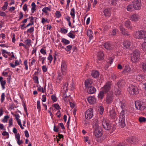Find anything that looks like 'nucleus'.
Masks as SVG:
<instances>
[{
  "instance_id": "f257e3e1",
  "label": "nucleus",
  "mask_w": 146,
  "mask_h": 146,
  "mask_svg": "<svg viewBox=\"0 0 146 146\" xmlns=\"http://www.w3.org/2000/svg\"><path fill=\"white\" fill-rule=\"evenodd\" d=\"M114 103L115 105L117 107H120L122 110L119 116V120L120 126L121 127H123L126 125L125 122V112L126 110V109L125 108V102L124 101H120L118 98H117L115 100Z\"/></svg>"
},
{
  "instance_id": "f03ea898",
  "label": "nucleus",
  "mask_w": 146,
  "mask_h": 146,
  "mask_svg": "<svg viewBox=\"0 0 146 146\" xmlns=\"http://www.w3.org/2000/svg\"><path fill=\"white\" fill-rule=\"evenodd\" d=\"M140 54V52L138 50H134L131 56V59L133 62H136L139 60Z\"/></svg>"
},
{
  "instance_id": "7ed1b4c3",
  "label": "nucleus",
  "mask_w": 146,
  "mask_h": 146,
  "mask_svg": "<svg viewBox=\"0 0 146 146\" xmlns=\"http://www.w3.org/2000/svg\"><path fill=\"white\" fill-rule=\"evenodd\" d=\"M93 127L94 129V134L95 136L97 138L101 137L102 135L103 131L99 125L97 123H96L93 125Z\"/></svg>"
},
{
  "instance_id": "20e7f679",
  "label": "nucleus",
  "mask_w": 146,
  "mask_h": 146,
  "mask_svg": "<svg viewBox=\"0 0 146 146\" xmlns=\"http://www.w3.org/2000/svg\"><path fill=\"white\" fill-rule=\"evenodd\" d=\"M127 90L130 94L132 95H136L139 93L137 87L133 85H131L128 88Z\"/></svg>"
},
{
  "instance_id": "39448f33",
  "label": "nucleus",
  "mask_w": 146,
  "mask_h": 146,
  "mask_svg": "<svg viewBox=\"0 0 146 146\" xmlns=\"http://www.w3.org/2000/svg\"><path fill=\"white\" fill-rule=\"evenodd\" d=\"M132 2L134 9L139 10L141 9V0H133Z\"/></svg>"
},
{
  "instance_id": "423d86ee",
  "label": "nucleus",
  "mask_w": 146,
  "mask_h": 146,
  "mask_svg": "<svg viewBox=\"0 0 146 146\" xmlns=\"http://www.w3.org/2000/svg\"><path fill=\"white\" fill-rule=\"evenodd\" d=\"M135 36L137 38H144L146 36V31L144 30L138 31L136 32Z\"/></svg>"
},
{
  "instance_id": "0eeeda50",
  "label": "nucleus",
  "mask_w": 146,
  "mask_h": 146,
  "mask_svg": "<svg viewBox=\"0 0 146 146\" xmlns=\"http://www.w3.org/2000/svg\"><path fill=\"white\" fill-rule=\"evenodd\" d=\"M102 126L105 129L107 130L110 129L111 127V125L109 123L105 118H103L102 120Z\"/></svg>"
},
{
  "instance_id": "6e6552de",
  "label": "nucleus",
  "mask_w": 146,
  "mask_h": 146,
  "mask_svg": "<svg viewBox=\"0 0 146 146\" xmlns=\"http://www.w3.org/2000/svg\"><path fill=\"white\" fill-rule=\"evenodd\" d=\"M112 84V82L110 81H108L105 84L103 88V90L105 93H106L110 91L111 88Z\"/></svg>"
},
{
  "instance_id": "1a4fd4ad",
  "label": "nucleus",
  "mask_w": 146,
  "mask_h": 146,
  "mask_svg": "<svg viewBox=\"0 0 146 146\" xmlns=\"http://www.w3.org/2000/svg\"><path fill=\"white\" fill-rule=\"evenodd\" d=\"M93 115V109L90 108L86 111L85 113V117L86 119H89L91 118Z\"/></svg>"
},
{
  "instance_id": "9d476101",
  "label": "nucleus",
  "mask_w": 146,
  "mask_h": 146,
  "mask_svg": "<svg viewBox=\"0 0 146 146\" xmlns=\"http://www.w3.org/2000/svg\"><path fill=\"white\" fill-rule=\"evenodd\" d=\"M114 99L113 94L108 93L106 98V102L108 104H110L112 103Z\"/></svg>"
},
{
  "instance_id": "9b49d317",
  "label": "nucleus",
  "mask_w": 146,
  "mask_h": 146,
  "mask_svg": "<svg viewBox=\"0 0 146 146\" xmlns=\"http://www.w3.org/2000/svg\"><path fill=\"white\" fill-rule=\"evenodd\" d=\"M136 108L137 110L142 111L145 109V106L142 103L140 102H136L135 103Z\"/></svg>"
},
{
  "instance_id": "f8f14e48",
  "label": "nucleus",
  "mask_w": 146,
  "mask_h": 146,
  "mask_svg": "<svg viewBox=\"0 0 146 146\" xmlns=\"http://www.w3.org/2000/svg\"><path fill=\"white\" fill-rule=\"evenodd\" d=\"M66 70L67 66L66 63L64 61H62L61 64V70L62 75L66 74Z\"/></svg>"
},
{
  "instance_id": "ddd939ff",
  "label": "nucleus",
  "mask_w": 146,
  "mask_h": 146,
  "mask_svg": "<svg viewBox=\"0 0 146 146\" xmlns=\"http://www.w3.org/2000/svg\"><path fill=\"white\" fill-rule=\"evenodd\" d=\"M124 47L126 49H131L132 46V43L131 42L128 40H126L124 41L123 43Z\"/></svg>"
},
{
  "instance_id": "4468645a",
  "label": "nucleus",
  "mask_w": 146,
  "mask_h": 146,
  "mask_svg": "<svg viewBox=\"0 0 146 146\" xmlns=\"http://www.w3.org/2000/svg\"><path fill=\"white\" fill-rule=\"evenodd\" d=\"M104 46L106 49L108 50H112L114 47L113 44L109 42L105 43L104 44Z\"/></svg>"
},
{
  "instance_id": "2eb2a0df",
  "label": "nucleus",
  "mask_w": 146,
  "mask_h": 146,
  "mask_svg": "<svg viewBox=\"0 0 146 146\" xmlns=\"http://www.w3.org/2000/svg\"><path fill=\"white\" fill-rule=\"evenodd\" d=\"M126 141L129 143L135 144L138 141V139L135 137H132L130 138H128L126 139Z\"/></svg>"
},
{
  "instance_id": "dca6fc26",
  "label": "nucleus",
  "mask_w": 146,
  "mask_h": 146,
  "mask_svg": "<svg viewBox=\"0 0 146 146\" xmlns=\"http://www.w3.org/2000/svg\"><path fill=\"white\" fill-rule=\"evenodd\" d=\"M119 29L121 33L123 35L127 36L129 35V32L127 31L122 26H120Z\"/></svg>"
},
{
  "instance_id": "f3484780",
  "label": "nucleus",
  "mask_w": 146,
  "mask_h": 146,
  "mask_svg": "<svg viewBox=\"0 0 146 146\" xmlns=\"http://www.w3.org/2000/svg\"><path fill=\"white\" fill-rule=\"evenodd\" d=\"M93 82L92 80L91 79H88L85 81V86L86 89L92 86V85L93 83Z\"/></svg>"
},
{
  "instance_id": "a211bd4d",
  "label": "nucleus",
  "mask_w": 146,
  "mask_h": 146,
  "mask_svg": "<svg viewBox=\"0 0 146 146\" xmlns=\"http://www.w3.org/2000/svg\"><path fill=\"white\" fill-rule=\"evenodd\" d=\"M109 112L110 113V115L111 118L114 119H117V117L116 115V113L113 108L110 110Z\"/></svg>"
},
{
  "instance_id": "6ab92c4d",
  "label": "nucleus",
  "mask_w": 146,
  "mask_h": 146,
  "mask_svg": "<svg viewBox=\"0 0 146 146\" xmlns=\"http://www.w3.org/2000/svg\"><path fill=\"white\" fill-rule=\"evenodd\" d=\"M140 19V16L137 14H134L130 16V19L132 21H137Z\"/></svg>"
},
{
  "instance_id": "aec40b11",
  "label": "nucleus",
  "mask_w": 146,
  "mask_h": 146,
  "mask_svg": "<svg viewBox=\"0 0 146 146\" xmlns=\"http://www.w3.org/2000/svg\"><path fill=\"white\" fill-rule=\"evenodd\" d=\"M89 94H92L95 93L96 92V89L93 86L86 88Z\"/></svg>"
},
{
  "instance_id": "412c9836",
  "label": "nucleus",
  "mask_w": 146,
  "mask_h": 146,
  "mask_svg": "<svg viewBox=\"0 0 146 146\" xmlns=\"http://www.w3.org/2000/svg\"><path fill=\"white\" fill-rule=\"evenodd\" d=\"M124 25L125 27L128 29H131L133 28V27L131 25V22L129 20H127L125 22Z\"/></svg>"
},
{
  "instance_id": "4be33fe9",
  "label": "nucleus",
  "mask_w": 146,
  "mask_h": 146,
  "mask_svg": "<svg viewBox=\"0 0 146 146\" xmlns=\"http://www.w3.org/2000/svg\"><path fill=\"white\" fill-rule=\"evenodd\" d=\"M117 84L119 88H121L125 85V80H119Z\"/></svg>"
},
{
  "instance_id": "5701e85b",
  "label": "nucleus",
  "mask_w": 146,
  "mask_h": 146,
  "mask_svg": "<svg viewBox=\"0 0 146 146\" xmlns=\"http://www.w3.org/2000/svg\"><path fill=\"white\" fill-rule=\"evenodd\" d=\"M88 100L89 103L94 104L96 102V100L94 97H89L88 98Z\"/></svg>"
},
{
  "instance_id": "b1692460",
  "label": "nucleus",
  "mask_w": 146,
  "mask_h": 146,
  "mask_svg": "<svg viewBox=\"0 0 146 146\" xmlns=\"http://www.w3.org/2000/svg\"><path fill=\"white\" fill-rule=\"evenodd\" d=\"M131 69L129 65H125L122 72L124 73H129L131 71Z\"/></svg>"
},
{
  "instance_id": "393cba45",
  "label": "nucleus",
  "mask_w": 146,
  "mask_h": 146,
  "mask_svg": "<svg viewBox=\"0 0 146 146\" xmlns=\"http://www.w3.org/2000/svg\"><path fill=\"white\" fill-rule=\"evenodd\" d=\"M104 54L102 52H99L98 55L97 62H98V61L102 60L104 59Z\"/></svg>"
},
{
  "instance_id": "a878e982",
  "label": "nucleus",
  "mask_w": 146,
  "mask_h": 146,
  "mask_svg": "<svg viewBox=\"0 0 146 146\" xmlns=\"http://www.w3.org/2000/svg\"><path fill=\"white\" fill-rule=\"evenodd\" d=\"M92 76L94 78H97L99 76V73L97 70H93L92 73Z\"/></svg>"
},
{
  "instance_id": "bb28decb",
  "label": "nucleus",
  "mask_w": 146,
  "mask_h": 146,
  "mask_svg": "<svg viewBox=\"0 0 146 146\" xmlns=\"http://www.w3.org/2000/svg\"><path fill=\"white\" fill-rule=\"evenodd\" d=\"M104 13L105 16H109L110 15V9H105L104 11Z\"/></svg>"
},
{
  "instance_id": "cd10ccee",
  "label": "nucleus",
  "mask_w": 146,
  "mask_h": 146,
  "mask_svg": "<svg viewBox=\"0 0 146 146\" xmlns=\"http://www.w3.org/2000/svg\"><path fill=\"white\" fill-rule=\"evenodd\" d=\"M140 67L144 72H146V64L142 62L140 64Z\"/></svg>"
},
{
  "instance_id": "c85d7f7f",
  "label": "nucleus",
  "mask_w": 146,
  "mask_h": 146,
  "mask_svg": "<svg viewBox=\"0 0 146 146\" xmlns=\"http://www.w3.org/2000/svg\"><path fill=\"white\" fill-rule=\"evenodd\" d=\"M92 31L91 30H88L87 31V35L89 37L90 39H92L93 37Z\"/></svg>"
},
{
  "instance_id": "c756f323",
  "label": "nucleus",
  "mask_w": 146,
  "mask_h": 146,
  "mask_svg": "<svg viewBox=\"0 0 146 146\" xmlns=\"http://www.w3.org/2000/svg\"><path fill=\"white\" fill-rule=\"evenodd\" d=\"M133 5H132L131 4H129L127 5V10L129 11H132L134 9Z\"/></svg>"
},
{
  "instance_id": "7c9ffc66",
  "label": "nucleus",
  "mask_w": 146,
  "mask_h": 146,
  "mask_svg": "<svg viewBox=\"0 0 146 146\" xmlns=\"http://www.w3.org/2000/svg\"><path fill=\"white\" fill-rule=\"evenodd\" d=\"M105 93L104 91L103 90L102 91H100L98 94V97L100 99H102L104 96V94Z\"/></svg>"
},
{
  "instance_id": "2f4dec72",
  "label": "nucleus",
  "mask_w": 146,
  "mask_h": 146,
  "mask_svg": "<svg viewBox=\"0 0 146 146\" xmlns=\"http://www.w3.org/2000/svg\"><path fill=\"white\" fill-rule=\"evenodd\" d=\"M73 33H74V31H71L68 33V36L70 38H74L75 37V35L73 34Z\"/></svg>"
},
{
  "instance_id": "473e14b6",
  "label": "nucleus",
  "mask_w": 146,
  "mask_h": 146,
  "mask_svg": "<svg viewBox=\"0 0 146 146\" xmlns=\"http://www.w3.org/2000/svg\"><path fill=\"white\" fill-rule=\"evenodd\" d=\"M31 6H32V7L31 8L32 13H34V12L36 10V5L35 3L33 2L31 4Z\"/></svg>"
},
{
  "instance_id": "72a5a7b5",
  "label": "nucleus",
  "mask_w": 146,
  "mask_h": 146,
  "mask_svg": "<svg viewBox=\"0 0 146 146\" xmlns=\"http://www.w3.org/2000/svg\"><path fill=\"white\" fill-rule=\"evenodd\" d=\"M61 42L64 44L65 45L69 44L70 43V41L69 40L64 38H62Z\"/></svg>"
},
{
  "instance_id": "f704fd0d",
  "label": "nucleus",
  "mask_w": 146,
  "mask_h": 146,
  "mask_svg": "<svg viewBox=\"0 0 146 146\" xmlns=\"http://www.w3.org/2000/svg\"><path fill=\"white\" fill-rule=\"evenodd\" d=\"M50 9L48 7H45L43 8L42 11L43 12L47 14H48L47 11H50Z\"/></svg>"
},
{
  "instance_id": "c9c22d12",
  "label": "nucleus",
  "mask_w": 146,
  "mask_h": 146,
  "mask_svg": "<svg viewBox=\"0 0 146 146\" xmlns=\"http://www.w3.org/2000/svg\"><path fill=\"white\" fill-rule=\"evenodd\" d=\"M140 123H144L146 121V118L143 117H140L138 119Z\"/></svg>"
},
{
  "instance_id": "e433bc0d",
  "label": "nucleus",
  "mask_w": 146,
  "mask_h": 146,
  "mask_svg": "<svg viewBox=\"0 0 146 146\" xmlns=\"http://www.w3.org/2000/svg\"><path fill=\"white\" fill-rule=\"evenodd\" d=\"M120 88H116L115 89V92L116 95H119L121 94Z\"/></svg>"
},
{
  "instance_id": "4c0bfd02",
  "label": "nucleus",
  "mask_w": 146,
  "mask_h": 146,
  "mask_svg": "<svg viewBox=\"0 0 146 146\" xmlns=\"http://www.w3.org/2000/svg\"><path fill=\"white\" fill-rule=\"evenodd\" d=\"M24 43L26 45L30 46L31 45V40L30 39H27L25 40Z\"/></svg>"
},
{
  "instance_id": "58836bf2",
  "label": "nucleus",
  "mask_w": 146,
  "mask_h": 146,
  "mask_svg": "<svg viewBox=\"0 0 146 146\" xmlns=\"http://www.w3.org/2000/svg\"><path fill=\"white\" fill-rule=\"evenodd\" d=\"M70 15L74 19L75 16V9L74 8H73L71 9Z\"/></svg>"
},
{
  "instance_id": "ea45409f",
  "label": "nucleus",
  "mask_w": 146,
  "mask_h": 146,
  "mask_svg": "<svg viewBox=\"0 0 146 146\" xmlns=\"http://www.w3.org/2000/svg\"><path fill=\"white\" fill-rule=\"evenodd\" d=\"M117 146H128L126 143L125 142H120L117 145Z\"/></svg>"
},
{
  "instance_id": "a19ab883",
  "label": "nucleus",
  "mask_w": 146,
  "mask_h": 146,
  "mask_svg": "<svg viewBox=\"0 0 146 146\" xmlns=\"http://www.w3.org/2000/svg\"><path fill=\"white\" fill-rule=\"evenodd\" d=\"M72 48V46L71 45L67 46L66 48H65V50L67 52L70 51Z\"/></svg>"
},
{
  "instance_id": "79ce46f5",
  "label": "nucleus",
  "mask_w": 146,
  "mask_h": 146,
  "mask_svg": "<svg viewBox=\"0 0 146 146\" xmlns=\"http://www.w3.org/2000/svg\"><path fill=\"white\" fill-rule=\"evenodd\" d=\"M51 98L52 101L54 102H56L57 100V99L56 97L54 95H53L51 96Z\"/></svg>"
},
{
  "instance_id": "37998d69",
  "label": "nucleus",
  "mask_w": 146,
  "mask_h": 146,
  "mask_svg": "<svg viewBox=\"0 0 146 146\" xmlns=\"http://www.w3.org/2000/svg\"><path fill=\"white\" fill-rule=\"evenodd\" d=\"M39 60L40 61L42 60V64H44V60L46 59V57H42L41 56H39Z\"/></svg>"
},
{
  "instance_id": "c03bdc74",
  "label": "nucleus",
  "mask_w": 146,
  "mask_h": 146,
  "mask_svg": "<svg viewBox=\"0 0 146 146\" xmlns=\"http://www.w3.org/2000/svg\"><path fill=\"white\" fill-rule=\"evenodd\" d=\"M37 108L38 110V111H39L41 110V107L40 106V101H38L37 104Z\"/></svg>"
},
{
  "instance_id": "a18cd8bd",
  "label": "nucleus",
  "mask_w": 146,
  "mask_h": 146,
  "mask_svg": "<svg viewBox=\"0 0 146 146\" xmlns=\"http://www.w3.org/2000/svg\"><path fill=\"white\" fill-rule=\"evenodd\" d=\"M117 30L116 29H114L112 30L111 32V35L113 36L115 35L117 33Z\"/></svg>"
},
{
  "instance_id": "49530a36",
  "label": "nucleus",
  "mask_w": 146,
  "mask_h": 146,
  "mask_svg": "<svg viewBox=\"0 0 146 146\" xmlns=\"http://www.w3.org/2000/svg\"><path fill=\"white\" fill-rule=\"evenodd\" d=\"M63 76L61 74H58L57 78V80L59 82H60L61 81L62 79Z\"/></svg>"
},
{
  "instance_id": "de8ad7c7",
  "label": "nucleus",
  "mask_w": 146,
  "mask_h": 146,
  "mask_svg": "<svg viewBox=\"0 0 146 146\" xmlns=\"http://www.w3.org/2000/svg\"><path fill=\"white\" fill-rule=\"evenodd\" d=\"M9 118V116L7 115L5 116L4 117V118L2 120V121L3 122H7V119Z\"/></svg>"
},
{
  "instance_id": "09e8293b",
  "label": "nucleus",
  "mask_w": 146,
  "mask_h": 146,
  "mask_svg": "<svg viewBox=\"0 0 146 146\" xmlns=\"http://www.w3.org/2000/svg\"><path fill=\"white\" fill-rule=\"evenodd\" d=\"M33 79L35 83L38 84V78L37 76H35L33 77Z\"/></svg>"
},
{
  "instance_id": "8fccbe9b",
  "label": "nucleus",
  "mask_w": 146,
  "mask_h": 146,
  "mask_svg": "<svg viewBox=\"0 0 146 146\" xmlns=\"http://www.w3.org/2000/svg\"><path fill=\"white\" fill-rule=\"evenodd\" d=\"M1 86L2 87V88L3 89H4L5 88V85L6 84V81L5 80L2 81L0 82Z\"/></svg>"
},
{
  "instance_id": "3c124183",
  "label": "nucleus",
  "mask_w": 146,
  "mask_h": 146,
  "mask_svg": "<svg viewBox=\"0 0 146 146\" xmlns=\"http://www.w3.org/2000/svg\"><path fill=\"white\" fill-rule=\"evenodd\" d=\"M142 49L145 51H146V43L143 42L142 44Z\"/></svg>"
},
{
  "instance_id": "603ef678",
  "label": "nucleus",
  "mask_w": 146,
  "mask_h": 146,
  "mask_svg": "<svg viewBox=\"0 0 146 146\" xmlns=\"http://www.w3.org/2000/svg\"><path fill=\"white\" fill-rule=\"evenodd\" d=\"M56 16L57 18H59L61 16V14L60 11H56L55 13Z\"/></svg>"
},
{
  "instance_id": "864d4df0",
  "label": "nucleus",
  "mask_w": 146,
  "mask_h": 146,
  "mask_svg": "<svg viewBox=\"0 0 146 146\" xmlns=\"http://www.w3.org/2000/svg\"><path fill=\"white\" fill-rule=\"evenodd\" d=\"M118 0H111V4L113 5H115L117 4Z\"/></svg>"
},
{
  "instance_id": "5fc2aeb1",
  "label": "nucleus",
  "mask_w": 146,
  "mask_h": 146,
  "mask_svg": "<svg viewBox=\"0 0 146 146\" xmlns=\"http://www.w3.org/2000/svg\"><path fill=\"white\" fill-rule=\"evenodd\" d=\"M60 30L62 33H64L65 34L68 31L67 29L64 28H61L60 29Z\"/></svg>"
},
{
  "instance_id": "6e6d98bb",
  "label": "nucleus",
  "mask_w": 146,
  "mask_h": 146,
  "mask_svg": "<svg viewBox=\"0 0 146 146\" xmlns=\"http://www.w3.org/2000/svg\"><path fill=\"white\" fill-rule=\"evenodd\" d=\"M34 30V28L33 27H31L27 31V32L31 33L33 32Z\"/></svg>"
},
{
  "instance_id": "4d7b16f0",
  "label": "nucleus",
  "mask_w": 146,
  "mask_h": 146,
  "mask_svg": "<svg viewBox=\"0 0 146 146\" xmlns=\"http://www.w3.org/2000/svg\"><path fill=\"white\" fill-rule=\"evenodd\" d=\"M5 96L4 94V93H2L1 95V103L3 102L4 100Z\"/></svg>"
},
{
  "instance_id": "13d9d810",
  "label": "nucleus",
  "mask_w": 146,
  "mask_h": 146,
  "mask_svg": "<svg viewBox=\"0 0 146 146\" xmlns=\"http://www.w3.org/2000/svg\"><path fill=\"white\" fill-rule=\"evenodd\" d=\"M40 51V53L44 55L46 54V50L44 49L43 48H41Z\"/></svg>"
},
{
  "instance_id": "bf43d9fd",
  "label": "nucleus",
  "mask_w": 146,
  "mask_h": 146,
  "mask_svg": "<svg viewBox=\"0 0 146 146\" xmlns=\"http://www.w3.org/2000/svg\"><path fill=\"white\" fill-rule=\"evenodd\" d=\"M42 70L44 72H46L47 70V68L45 65H44L42 67Z\"/></svg>"
},
{
  "instance_id": "052dcab7",
  "label": "nucleus",
  "mask_w": 146,
  "mask_h": 146,
  "mask_svg": "<svg viewBox=\"0 0 146 146\" xmlns=\"http://www.w3.org/2000/svg\"><path fill=\"white\" fill-rule=\"evenodd\" d=\"M37 90L38 91L40 92H42V93L44 92V90L43 88H41L40 86L38 87L37 88Z\"/></svg>"
},
{
  "instance_id": "680f3d73",
  "label": "nucleus",
  "mask_w": 146,
  "mask_h": 146,
  "mask_svg": "<svg viewBox=\"0 0 146 146\" xmlns=\"http://www.w3.org/2000/svg\"><path fill=\"white\" fill-rule=\"evenodd\" d=\"M53 106L57 110H59L60 108L59 105L58 104H54Z\"/></svg>"
},
{
  "instance_id": "e2e57ef3",
  "label": "nucleus",
  "mask_w": 146,
  "mask_h": 146,
  "mask_svg": "<svg viewBox=\"0 0 146 146\" xmlns=\"http://www.w3.org/2000/svg\"><path fill=\"white\" fill-rule=\"evenodd\" d=\"M52 56L51 54H50L48 58V59L50 61V62L51 63L52 60Z\"/></svg>"
},
{
  "instance_id": "0e129e2a",
  "label": "nucleus",
  "mask_w": 146,
  "mask_h": 146,
  "mask_svg": "<svg viewBox=\"0 0 146 146\" xmlns=\"http://www.w3.org/2000/svg\"><path fill=\"white\" fill-rule=\"evenodd\" d=\"M58 137L59 139L63 138V136L62 134H60V133L58 134V135H56V138L57 139Z\"/></svg>"
},
{
  "instance_id": "69168bd1",
  "label": "nucleus",
  "mask_w": 146,
  "mask_h": 146,
  "mask_svg": "<svg viewBox=\"0 0 146 146\" xmlns=\"http://www.w3.org/2000/svg\"><path fill=\"white\" fill-rule=\"evenodd\" d=\"M19 19L18 21H19L21 19H22L23 17V14L22 12H20L19 13Z\"/></svg>"
},
{
  "instance_id": "338daca9",
  "label": "nucleus",
  "mask_w": 146,
  "mask_h": 146,
  "mask_svg": "<svg viewBox=\"0 0 146 146\" xmlns=\"http://www.w3.org/2000/svg\"><path fill=\"white\" fill-rule=\"evenodd\" d=\"M9 127L11 126L13 124V119L12 118H11L9 120Z\"/></svg>"
},
{
  "instance_id": "774afa93",
  "label": "nucleus",
  "mask_w": 146,
  "mask_h": 146,
  "mask_svg": "<svg viewBox=\"0 0 146 146\" xmlns=\"http://www.w3.org/2000/svg\"><path fill=\"white\" fill-rule=\"evenodd\" d=\"M46 100V97L45 95H43L42 96V101L43 102H45Z\"/></svg>"
}]
</instances>
